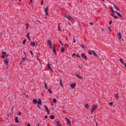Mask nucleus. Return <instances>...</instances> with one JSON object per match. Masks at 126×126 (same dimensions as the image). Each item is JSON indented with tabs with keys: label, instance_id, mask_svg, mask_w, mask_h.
<instances>
[{
	"label": "nucleus",
	"instance_id": "nucleus-20",
	"mask_svg": "<svg viewBox=\"0 0 126 126\" xmlns=\"http://www.w3.org/2000/svg\"><path fill=\"white\" fill-rule=\"evenodd\" d=\"M50 118L51 119H54L55 118V116L54 115H51L50 116Z\"/></svg>",
	"mask_w": 126,
	"mask_h": 126
},
{
	"label": "nucleus",
	"instance_id": "nucleus-35",
	"mask_svg": "<svg viewBox=\"0 0 126 126\" xmlns=\"http://www.w3.org/2000/svg\"><path fill=\"white\" fill-rule=\"evenodd\" d=\"M110 9L111 10V11L112 12V13H114V11L113 10V8L111 7V8Z\"/></svg>",
	"mask_w": 126,
	"mask_h": 126
},
{
	"label": "nucleus",
	"instance_id": "nucleus-64",
	"mask_svg": "<svg viewBox=\"0 0 126 126\" xmlns=\"http://www.w3.org/2000/svg\"><path fill=\"white\" fill-rule=\"evenodd\" d=\"M40 124L39 123H38V126H39Z\"/></svg>",
	"mask_w": 126,
	"mask_h": 126
},
{
	"label": "nucleus",
	"instance_id": "nucleus-5",
	"mask_svg": "<svg viewBox=\"0 0 126 126\" xmlns=\"http://www.w3.org/2000/svg\"><path fill=\"white\" fill-rule=\"evenodd\" d=\"M38 104L41 105V101L40 99L39 98H38V100L37 102Z\"/></svg>",
	"mask_w": 126,
	"mask_h": 126
},
{
	"label": "nucleus",
	"instance_id": "nucleus-48",
	"mask_svg": "<svg viewBox=\"0 0 126 126\" xmlns=\"http://www.w3.org/2000/svg\"><path fill=\"white\" fill-rule=\"evenodd\" d=\"M90 24L91 25H93V23L91 22L90 23Z\"/></svg>",
	"mask_w": 126,
	"mask_h": 126
},
{
	"label": "nucleus",
	"instance_id": "nucleus-34",
	"mask_svg": "<svg viewBox=\"0 0 126 126\" xmlns=\"http://www.w3.org/2000/svg\"><path fill=\"white\" fill-rule=\"evenodd\" d=\"M50 48L52 49V44H51L49 45Z\"/></svg>",
	"mask_w": 126,
	"mask_h": 126
},
{
	"label": "nucleus",
	"instance_id": "nucleus-53",
	"mask_svg": "<svg viewBox=\"0 0 126 126\" xmlns=\"http://www.w3.org/2000/svg\"><path fill=\"white\" fill-rule=\"evenodd\" d=\"M58 30L59 31H61V29L59 28H58Z\"/></svg>",
	"mask_w": 126,
	"mask_h": 126
},
{
	"label": "nucleus",
	"instance_id": "nucleus-26",
	"mask_svg": "<svg viewBox=\"0 0 126 126\" xmlns=\"http://www.w3.org/2000/svg\"><path fill=\"white\" fill-rule=\"evenodd\" d=\"M120 62L122 63V64H124V61H123V59H122L120 58Z\"/></svg>",
	"mask_w": 126,
	"mask_h": 126
},
{
	"label": "nucleus",
	"instance_id": "nucleus-33",
	"mask_svg": "<svg viewBox=\"0 0 126 126\" xmlns=\"http://www.w3.org/2000/svg\"><path fill=\"white\" fill-rule=\"evenodd\" d=\"M26 25L27 26V28L26 30H27L29 27V24L28 23H27L26 24Z\"/></svg>",
	"mask_w": 126,
	"mask_h": 126
},
{
	"label": "nucleus",
	"instance_id": "nucleus-24",
	"mask_svg": "<svg viewBox=\"0 0 126 126\" xmlns=\"http://www.w3.org/2000/svg\"><path fill=\"white\" fill-rule=\"evenodd\" d=\"M61 51L62 52H64V51H65L64 49V48L63 47H62L61 48Z\"/></svg>",
	"mask_w": 126,
	"mask_h": 126
},
{
	"label": "nucleus",
	"instance_id": "nucleus-49",
	"mask_svg": "<svg viewBox=\"0 0 126 126\" xmlns=\"http://www.w3.org/2000/svg\"><path fill=\"white\" fill-rule=\"evenodd\" d=\"M54 47L55 48H56L55 45H53V48Z\"/></svg>",
	"mask_w": 126,
	"mask_h": 126
},
{
	"label": "nucleus",
	"instance_id": "nucleus-9",
	"mask_svg": "<svg viewBox=\"0 0 126 126\" xmlns=\"http://www.w3.org/2000/svg\"><path fill=\"white\" fill-rule=\"evenodd\" d=\"M44 106L46 109V110L47 111V113L49 114V110L48 109V108L47 107L46 105H45Z\"/></svg>",
	"mask_w": 126,
	"mask_h": 126
},
{
	"label": "nucleus",
	"instance_id": "nucleus-13",
	"mask_svg": "<svg viewBox=\"0 0 126 126\" xmlns=\"http://www.w3.org/2000/svg\"><path fill=\"white\" fill-rule=\"evenodd\" d=\"M81 56H82V58H83V57L85 59H87V57L86 55H84V53H82L81 54Z\"/></svg>",
	"mask_w": 126,
	"mask_h": 126
},
{
	"label": "nucleus",
	"instance_id": "nucleus-3",
	"mask_svg": "<svg viewBox=\"0 0 126 126\" xmlns=\"http://www.w3.org/2000/svg\"><path fill=\"white\" fill-rule=\"evenodd\" d=\"M76 84L74 83H73V84L70 85V86L72 89H74L76 86Z\"/></svg>",
	"mask_w": 126,
	"mask_h": 126
},
{
	"label": "nucleus",
	"instance_id": "nucleus-10",
	"mask_svg": "<svg viewBox=\"0 0 126 126\" xmlns=\"http://www.w3.org/2000/svg\"><path fill=\"white\" fill-rule=\"evenodd\" d=\"M117 35L118 36V38L119 39H121L122 37L121 33L120 32L119 33H118Z\"/></svg>",
	"mask_w": 126,
	"mask_h": 126
},
{
	"label": "nucleus",
	"instance_id": "nucleus-12",
	"mask_svg": "<svg viewBox=\"0 0 126 126\" xmlns=\"http://www.w3.org/2000/svg\"><path fill=\"white\" fill-rule=\"evenodd\" d=\"M35 43L34 42H31L30 43V45L31 46L34 47L35 46Z\"/></svg>",
	"mask_w": 126,
	"mask_h": 126
},
{
	"label": "nucleus",
	"instance_id": "nucleus-46",
	"mask_svg": "<svg viewBox=\"0 0 126 126\" xmlns=\"http://www.w3.org/2000/svg\"><path fill=\"white\" fill-rule=\"evenodd\" d=\"M21 114V112H20V111L19 112V113H18V115H20Z\"/></svg>",
	"mask_w": 126,
	"mask_h": 126
},
{
	"label": "nucleus",
	"instance_id": "nucleus-42",
	"mask_svg": "<svg viewBox=\"0 0 126 126\" xmlns=\"http://www.w3.org/2000/svg\"><path fill=\"white\" fill-rule=\"evenodd\" d=\"M30 53L32 55H32H32V54H33V52H32V51L31 50V51H30Z\"/></svg>",
	"mask_w": 126,
	"mask_h": 126
},
{
	"label": "nucleus",
	"instance_id": "nucleus-22",
	"mask_svg": "<svg viewBox=\"0 0 126 126\" xmlns=\"http://www.w3.org/2000/svg\"><path fill=\"white\" fill-rule=\"evenodd\" d=\"M57 124V125L58 126H61V125L60 124V123L59 122V121H57L56 122Z\"/></svg>",
	"mask_w": 126,
	"mask_h": 126
},
{
	"label": "nucleus",
	"instance_id": "nucleus-51",
	"mask_svg": "<svg viewBox=\"0 0 126 126\" xmlns=\"http://www.w3.org/2000/svg\"><path fill=\"white\" fill-rule=\"evenodd\" d=\"M47 115H46L45 116V118H47Z\"/></svg>",
	"mask_w": 126,
	"mask_h": 126
},
{
	"label": "nucleus",
	"instance_id": "nucleus-16",
	"mask_svg": "<svg viewBox=\"0 0 126 126\" xmlns=\"http://www.w3.org/2000/svg\"><path fill=\"white\" fill-rule=\"evenodd\" d=\"M85 107L86 109H88L89 108V106L88 104H87L86 105L84 106Z\"/></svg>",
	"mask_w": 126,
	"mask_h": 126
},
{
	"label": "nucleus",
	"instance_id": "nucleus-28",
	"mask_svg": "<svg viewBox=\"0 0 126 126\" xmlns=\"http://www.w3.org/2000/svg\"><path fill=\"white\" fill-rule=\"evenodd\" d=\"M44 84H45V88L46 89H48V87H47V84H46V83H44Z\"/></svg>",
	"mask_w": 126,
	"mask_h": 126
},
{
	"label": "nucleus",
	"instance_id": "nucleus-47",
	"mask_svg": "<svg viewBox=\"0 0 126 126\" xmlns=\"http://www.w3.org/2000/svg\"><path fill=\"white\" fill-rule=\"evenodd\" d=\"M108 28L110 30V31L111 32V29H110V27H108Z\"/></svg>",
	"mask_w": 126,
	"mask_h": 126
},
{
	"label": "nucleus",
	"instance_id": "nucleus-29",
	"mask_svg": "<svg viewBox=\"0 0 126 126\" xmlns=\"http://www.w3.org/2000/svg\"><path fill=\"white\" fill-rule=\"evenodd\" d=\"M47 67L49 69H51V68L50 67V65L49 63L48 64Z\"/></svg>",
	"mask_w": 126,
	"mask_h": 126
},
{
	"label": "nucleus",
	"instance_id": "nucleus-11",
	"mask_svg": "<svg viewBox=\"0 0 126 126\" xmlns=\"http://www.w3.org/2000/svg\"><path fill=\"white\" fill-rule=\"evenodd\" d=\"M53 52L55 55L57 54V53L56 52V49L54 47L53 48Z\"/></svg>",
	"mask_w": 126,
	"mask_h": 126
},
{
	"label": "nucleus",
	"instance_id": "nucleus-44",
	"mask_svg": "<svg viewBox=\"0 0 126 126\" xmlns=\"http://www.w3.org/2000/svg\"><path fill=\"white\" fill-rule=\"evenodd\" d=\"M22 59H23V62H25V58L23 57L22 58Z\"/></svg>",
	"mask_w": 126,
	"mask_h": 126
},
{
	"label": "nucleus",
	"instance_id": "nucleus-40",
	"mask_svg": "<svg viewBox=\"0 0 126 126\" xmlns=\"http://www.w3.org/2000/svg\"><path fill=\"white\" fill-rule=\"evenodd\" d=\"M27 37H30L29 33H27Z\"/></svg>",
	"mask_w": 126,
	"mask_h": 126
},
{
	"label": "nucleus",
	"instance_id": "nucleus-56",
	"mask_svg": "<svg viewBox=\"0 0 126 126\" xmlns=\"http://www.w3.org/2000/svg\"><path fill=\"white\" fill-rule=\"evenodd\" d=\"M43 0H42V1L41 2V4H43Z\"/></svg>",
	"mask_w": 126,
	"mask_h": 126
},
{
	"label": "nucleus",
	"instance_id": "nucleus-55",
	"mask_svg": "<svg viewBox=\"0 0 126 126\" xmlns=\"http://www.w3.org/2000/svg\"><path fill=\"white\" fill-rule=\"evenodd\" d=\"M37 21L39 22V23H42L39 21L38 20H37Z\"/></svg>",
	"mask_w": 126,
	"mask_h": 126
},
{
	"label": "nucleus",
	"instance_id": "nucleus-7",
	"mask_svg": "<svg viewBox=\"0 0 126 126\" xmlns=\"http://www.w3.org/2000/svg\"><path fill=\"white\" fill-rule=\"evenodd\" d=\"M6 55V53L4 52H2V54L1 56V57L2 58H4L5 57V56Z\"/></svg>",
	"mask_w": 126,
	"mask_h": 126
},
{
	"label": "nucleus",
	"instance_id": "nucleus-25",
	"mask_svg": "<svg viewBox=\"0 0 126 126\" xmlns=\"http://www.w3.org/2000/svg\"><path fill=\"white\" fill-rule=\"evenodd\" d=\"M92 52H93V54H94V56H97V55L96 54V53L94 51V50H92Z\"/></svg>",
	"mask_w": 126,
	"mask_h": 126
},
{
	"label": "nucleus",
	"instance_id": "nucleus-39",
	"mask_svg": "<svg viewBox=\"0 0 126 126\" xmlns=\"http://www.w3.org/2000/svg\"><path fill=\"white\" fill-rule=\"evenodd\" d=\"M114 17L115 18H118V17L117 16H114Z\"/></svg>",
	"mask_w": 126,
	"mask_h": 126
},
{
	"label": "nucleus",
	"instance_id": "nucleus-57",
	"mask_svg": "<svg viewBox=\"0 0 126 126\" xmlns=\"http://www.w3.org/2000/svg\"><path fill=\"white\" fill-rule=\"evenodd\" d=\"M22 63H23L22 62V61H21L20 63H19V64L20 65Z\"/></svg>",
	"mask_w": 126,
	"mask_h": 126
},
{
	"label": "nucleus",
	"instance_id": "nucleus-52",
	"mask_svg": "<svg viewBox=\"0 0 126 126\" xmlns=\"http://www.w3.org/2000/svg\"><path fill=\"white\" fill-rule=\"evenodd\" d=\"M124 65L125 66V67L126 68V63H125L124 64Z\"/></svg>",
	"mask_w": 126,
	"mask_h": 126
},
{
	"label": "nucleus",
	"instance_id": "nucleus-61",
	"mask_svg": "<svg viewBox=\"0 0 126 126\" xmlns=\"http://www.w3.org/2000/svg\"><path fill=\"white\" fill-rule=\"evenodd\" d=\"M50 70L52 72L53 71V70H52V69L51 68V69H50Z\"/></svg>",
	"mask_w": 126,
	"mask_h": 126
},
{
	"label": "nucleus",
	"instance_id": "nucleus-54",
	"mask_svg": "<svg viewBox=\"0 0 126 126\" xmlns=\"http://www.w3.org/2000/svg\"><path fill=\"white\" fill-rule=\"evenodd\" d=\"M65 46H67L68 47H69V45H67V44H65Z\"/></svg>",
	"mask_w": 126,
	"mask_h": 126
},
{
	"label": "nucleus",
	"instance_id": "nucleus-15",
	"mask_svg": "<svg viewBox=\"0 0 126 126\" xmlns=\"http://www.w3.org/2000/svg\"><path fill=\"white\" fill-rule=\"evenodd\" d=\"M114 8L116 9V10H117L118 11H119V9L118 8V7L116 5H114Z\"/></svg>",
	"mask_w": 126,
	"mask_h": 126
},
{
	"label": "nucleus",
	"instance_id": "nucleus-4",
	"mask_svg": "<svg viewBox=\"0 0 126 126\" xmlns=\"http://www.w3.org/2000/svg\"><path fill=\"white\" fill-rule=\"evenodd\" d=\"M65 119H66L67 121V123L68 124H69L70 126H71V123L70 121L68 119V118L67 117H65Z\"/></svg>",
	"mask_w": 126,
	"mask_h": 126
},
{
	"label": "nucleus",
	"instance_id": "nucleus-30",
	"mask_svg": "<svg viewBox=\"0 0 126 126\" xmlns=\"http://www.w3.org/2000/svg\"><path fill=\"white\" fill-rule=\"evenodd\" d=\"M48 91L49 92V93H50V94L52 93V92L51 90L50 89H49Z\"/></svg>",
	"mask_w": 126,
	"mask_h": 126
},
{
	"label": "nucleus",
	"instance_id": "nucleus-60",
	"mask_svg": "<svg viewBox=\"0 0 126 126\" xmlns=\"http://www.w3.org/2000/svg\"><path fill=\"white\" fill-rule=\"evenodd\" d=\"M111 15L112 16H113V15H114V14H111Z\"/></svg>",
	"mask_w": 126,
	"mask_h": 126
},
{
	"label": "nucleus",
	"instance_id": "nucleus-63",
	"mask_svg": "<svg viewBox=\"0 0 126 126\" xmlns=\"http://www.w3.org/2000/svg\"><path fill=\"white\" fill-rule=\"evenodd\" d=\"M107 32L106 31H105V34H107Z\"/></svg>",
	"mask_w": 126,
	"mask_h": 126
},
{
	"label": "nucleus",
	"instance_id": "nucleus-50",
	"mask_svg": "<svg viewBox=\"0 0 126 126\" xmlns=\"http://www.w3.org/2000/svg\"><path fill=\"white\" fill-rule=\"evenodd\" d=\"M76 55V54L75 53H74L73 55H72V56H73L74 55Z\"/></svg>",
	"mask_w": 126,
	"mask_h": 126
},
{
	"label": "nucleus",
	"instance_id": "nucleus-23",
	"mask_svg": "<svg viewBox=\"0 0 126 126\" xmlns=\"http://www.w3.org/2000/svg\"><path fill=\"white\" fill-rule=\"evenodd\" d=\"M115 97L117 98H119V97L118 95V94H116L115 95Z\"/></svg>",
	"mask_w": 126,
	"mask_h": 126
},
{
	"label": "nucleus",
	"instance_id": "nucleus-6",
	"mask_svg": "<svg viewBox=\"0 0 126 126\" xmlns=\"http://www.w3.org/2000/svg\"><path fill=\"white\" fill-rule=\"evenodd\" d=\"M48 8H47V7L45 9V12L46 13V15H47V16H48Z\"/></svg>",
	"mask_w": 126,
	"mask_h": 126
},
{
	"label": "nucleus",
	"instance_id": "nucleus-59",
	"mask_svg": "<svg viewBox=\"0 0 126 126\" xmlns=\"http://www.w3.org/2000/svg\"><path fill=\"white\" fill-rule=\"evenodd\" d=\"M37 59H38V60L39 61V59L38 58V55H37Z\"/></svg>",
	"mask_w": 126,
	"mask_h": 126
},
{
	"label": "nucleus",
	"instance_id": "nucleus-31",
	"mask_svg": "<svg viewBox=\"0 0 126 126\" xmlns=\"http://www.w3.org/2000/svg\"><path fill=\"white\" fill-rule=\"evenodd\" d=\"M4 63L6 64V65H7L8 63V61L6 60H4Z\"/></svg>",
	"mask_w": 126,
	"mask_h": 126
},
{
	"label": "nucleus",
	"instance_id": "nucleus-2",
	"mask_svg": "<svg viewBox=\"0 0 126 126\" xmlns=\"http://www.w3.org/2000/svg\"><path fill=\"white\" fill-rule=\"evenodd\" d=\"M97 107L98 106L97 105H93L91 111V112L93 113L94 110H95L97 108Z\"/></svg>",
	"mask_w": 126,
	"mask_h": 126
},
{
	"label": "nucleus",
	"instance_id": "nucleus-14",
	"mask_svg": "<svg viewBox=\"0 0 126 126\" xmlns=\"http://www.w3.org/2000/svg\"><path fill=\"white\" fill-rule=\"evenodd\" d=\"M33 102L34 104H36L37 102V100L35 99H34L33 100Z\"/></svg>",
	"mask_w": 126,
	"mask_h": 126
},
{
	"label": "nucleus",
	"instance_id": "nucleus-27",
	"mask_svg": "<svg viewBox=\"0 0 126 126\" xmlns=\"http://www.w3.org/2000/svg\"><path fill=\"white\" fill-rule=\"evenodd\" d=\"M53 101L54 103H56L57 102V100L55 98H53Z\"/></svg>",
	"mask_w": 126,
	"mask_h": 126
},
{
	"label": "nucleus",
	"instance_id": "nucleus-43",
	"mask_svg": "<svg viewBox=\"0 0 126 126\" xmlns=\"http://www.w3.org/2000/svg\"><path fill=\"white\" fill-rule=\"evenodd\" d=\"M59 42H60V44H61V45L62 46H63V45L62 43V42H61V41L60 40H59Z\"/></svg>",
	"mask_w": 126,
	"mask_h": 126
},
{
	"label": "nucleus",
	"instance_id": "nucleus-45",
	"mask_svg": "<svg viewBox=\"0 0 126 126\" xmlns=\"http://www.w3.org/2000/svg\"><path fill=\"white\" fill-rule=\"evenodd\" d=\"M112 21H110L109 23V24H111V23H112Z\"/></svg>",
	"mask_w": 126,
	"mask_h": 126
},
{
	"label": "nucleus",
	"instance_id": "nucleus-58",
	"mask_svg": "<svg viewBox=\"0 0 126 126\" xmlns=\"http://www.w3.org/2000/svg\"><path fill=\"white\" fill-rule=\"evenodd\" d=\"M27 126H31V125L30 124H28L27 125Z\"/></svg>",
	"mask_w": 126,
	"mask_h": 126
},
{
	"label": "nucleus",
	"instance_id": "nucleus-19",
	"mask_svg": "<svg viewBox=\"0 0 126 126\" xmlns=\"http://www.w3.org/2000/svg\"><path fill=\"white\" fill-rule=\"evenodd\" d=\"M60 84L61 86L62 87H63V85L62 84V80L61 79L60 80Z\"/></svg>",
	"mask_w": 126,
	"mask_h": 126
},
{
	"label": "nucleus",
	"instance_id": "nucleus-1",
	"mask_svg": "<svg viewBox=\"0 0 126 126\" xmlns=\"http://www.w3.org/2000/svg\"><path fill=\"white\" fill-rule=\"evenodd\" d=\"M64 16L69 20L72 21L73 19V18L68 15H64Z\"/></svg>",
	"mask_w": 126,
	"mask_h": 126
},
{
	"label": "nucleus",
	"instance_id": "nucleus-36",
	"mask_svg": "<svg viewBox=\"0 0 126 126\" xmlns=\"http://www.w3.org/2000/svg\"><path fill=\"white\" fill-rule=\"evenodd\" d=\"M80 46H81V47H82V48H83V49H85V47H84V45H81Z\"/></svg>",
	"mask_w": 126,
	"mask_h": 126
},
{
	"label": "nucleus",
	"instance_id": "nucleus-41",
	"mask_svg": "<svg viewBox=\"0 0 126 126\" xmlns=\"http://www.w3.org/2000/svg\"><path fill=\"white\" fill-rule=\"evenodd\" d=\"M77 56L79 57V58H80V56L78 54H77Z\"/></svg>",
	"mask_w": 126,
	"mask_h": 126
},
{
	"label": "nucleus",
	"instance_id": "nucleus-62",
	"mask_svg": "<svg viewBox=\"0 0 126 126\" xmlns=\"http://www.w3.org/2000/svg\"><path fill=\"white\" fill-rule=\"evenodd\" d=\"M76 42V41L75 40H74V41H73V42L74 43H75Z\"/></svg>",
	"mask_w": 126,
	"mask_h": 126
},
{
	"label": "nucleus",
	"instance_id": "nucleus-37",
	"mask_svg": "<svg viewBox=\"0 0 126 126\" xmlns=\"http://www.w3.org/2000/svg\"><path fill=\"white\" fill-rule=\"evenodd\" d=\"M88 53L90 54L91 55L92 54V53H91V50H89V51Z\"/></svg>",
	"mask_w": 126,
	"mask_h": 126
},
{
	"label": "nucleus",
	"instance_id": "nucleus-18",
	"mask_svg": "<svg viewBox=\"0 0 126 126\" xmlns=\"http://www.w3.org/2000/svg\"><path fill=\"white\" fill-rule=\"evenodd\" d=\"M76 76L77 77L79 78L80 79H82V78L81 76H80L79 74H77L76 75Z\"/></svg>",
	"mask_w": 126,
	"mask_h": 126
},
{
	"label": "nucleus",
	"instance_id": "nucleus-32",
	"mask_svg": "<svg viewBox=\"0 0 126 126\" xmlns=\"http://www.w3.org/2000/svg\"><path fill=\"white\" fill-rule=\"evenodd\" d=\"M26 39H25L24 40L23 42V45H25V42H26Z\"/></svg>",
	"mask_w": 126,
	"mask_h": 126
},
{
	"label": "nucleus",
	"instance_id": "nucleus-21",
	"mask_svg": "<svg viewBox=\"0 0 126 126\" xmlns=\"http://www.w3.org/2000/svg\"><path fill=\"white\" fill-rule=\"evenodd\" d=\"M47 42L48 45L52 44L51 42V41L50 40H49L47 41Z\"/></svg>",
	"mask_w": 126,
	"mask_h": 126
},
{
	"label": "nucleus",
	"instance_id": "nucleus-8",
	"mask_svg": "<svg viewBox=\"0 0 126 126\" xmlns=\"http://www.w3.org/2000/svg\"><path fill=\"white\" fill-rule=\"evenodd\" d=\"M115 12L117 14V15L119 16V17H122V16L121 15V14L119 12H117V11H115Z\"/></svg>",
	"mask_w": 126,
	"mask_h": 126
},
{
	"label": "nucleus",
	"instance_id": "nucleus-17",
	"mask_svg": "<svg viewBox=\"0 0 126 126\" xmlns=\"http://www.w3.org/2000/svg\"><path fill=\"white\" fill-rule=\"evenodd\" d=\"M18 117H15V121L16 123H18L19 122V121L18 120Z\"/></svg>",
	"mask_w": 126,
	"mask_h": 126
},
{
	"label": "nucleus",
	"instance_id": "nucleus-38",
	"mask_svg": "<svg viewBox=\"0 0 126 126\" xmlns=\"http://www.w3.org/2000/svg\"><path fill=\"white\" fill-rule=\"evenodd\" d=\"M110 105L111 106L113 104V103L112 102H111L109 103Z\"/></svg>",
	"mask_w": 126,
	"mask_h": 126
}]
</instances>
